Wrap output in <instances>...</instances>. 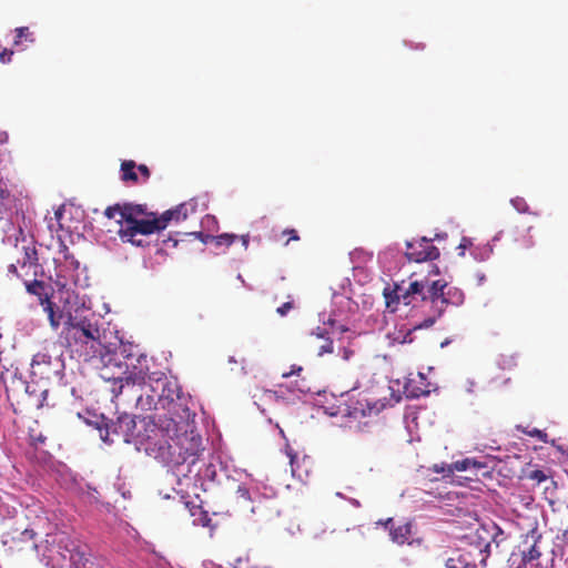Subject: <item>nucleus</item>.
<instances>
[{
    "instance_id": "obj_1",
    "label": "nucleus",
    "mask_w": 568,
    "mask_h": 568,
    "mask_svg": "<svg viewBox=\"0 0 568 568\" xmlns=\"http://www.w3.org/2000/svg\"><path fill=\"white\" fill-rule=\"evenodd\" d=\"M183 412L185 419L182 416L179 420L168 416L159 417L158 427L162 430V436L146 449V455L166 466H180L189 460L193 464L203 450L202 437L187 420L189 408Z\"/></svg>"
},
{
    "instance_id": "obj_2",
    "label": "nucleus",
    "mask_w": 568,
    "mask_h": 568,
    "mask_svg": "<svg viewBox=\"0 0 568 568\" xmlns=\"http://www.w3.org/2000/svg\"><path fill=\"white\" fill-rule=\"evenodd\" d=\"M103 336L104 332L93 314L84 317L69 315L62 331L65 346L85 359L102 355Z\"/></svg>"
},
{
    "instance_id": "obj_3",
    "label": "nucleus",
    "mask_w": 568,
    "mask_h": 568,
    "mask_svg": "<svg viewBox=\"0 0 568 568\" xmlns=\"http://www.w3.org/2000/svg\"><path fill=\"white\" fill-rule=\"evenodd\" d=\"M158 426L159 419L122 414L106 425V433L118 436L124 443L133 444L139 452L146 454L149 446L152 447L162 436V430Z\"/></svg>"
},
{
    "instance_id": "obj_4",
    "label": "nucleus",
    "mask_w": 568,
    "mask_h": 568,
    "mask_svg": "<svg viewBox=\"0 0 568 568\" xmlns=\"http://www.w3.org/2000/svg\"><path fill=\"white\" fill-rule=\"evenodd\" d=\"M446 282L442 280L429 282L428 280L414 281L409 283L407 288H403L396 285L392 294H386L387 305L389 306L393 302H403L405 305H410L418 296L422 301H429L436 310L437 315L424 320L415 328H428L430 327L436 317L440 316L445 310L444 296H445Z\"/></svg>"
},
{
    "instance_id": "obj_5",
    "label": "nucleus",
    "mask_w": 568,
    "mask_h": 568,
    "mask_svg": "<svg viewBox=\"0 0 568 568\" xmlns=\"http://www.w3.org/2000/svg\"><path fill=\"white\" fill-rule=\"evenodd\" d=\"M125 220L118 231V235L124 243L134 246H144L145 243L139 235H151L161 232L158 223V213L148 211L144 204H134L124 210Z\"/></svg>"
},
{
    "instance_id": "obj_6",
    "label": "nucleus",
    "mask_w": 568,
    "mask_h": 568,
    "mask_svg": "<svg viewBox=\"0 0 568 568\" xmlns=\"http://www.w3.org/2000/svg\"><path fill=\"white\" fill-rule=\"evenodd\" d=\"M103 358V363L105 367L115 366L121 371L120 376H104L105 378H113L120 382V390L125 386L142 385L145 379V372L141 368L139 372H129L130 365L133 363H129L121 357L115 356V349L113 352L108 353L105 356L101 355Z\"/></svg>"
},
{
    "instance_id": "obj_7",
    "label": "nucleus",
    "mask_w": 568,
    "mask_h": 568,
    "mask_svg": "<svg viewBox=\"0 0 568 568\" xmlns=\"http://www.w3.org/2000/svg\"><path fill=\"white\" fill-rule=\"evenodd\" d=\"M59 246V256L54 257L55 275L58 277V283L64 287L67 286L69 280L75 282V276L73 273L78 271L80 263L69 251V247L64 244V242L60 241Z\"/></svg>"
},
{
    "instance_id": "obj_8",
    "label": "nucleus",
    "mask_w": 568,
    "mask_h": 568,
    "mask_svg": "<svg viewBox=\"0 0 568 568\" xmlns=\"http://www.w3.org/2000/svg\"><path fill=\"white\" fill-rule=\"evenodd\" d=\"M59 548L63 549L61 556L68 560L74 568H87L90 562L88 547L72 540L68 536H62L59 539Z\"/></svg>"
},
{
    "instance_id": "obj_9",
    "label": "nucleus",
    "mask_w": 568,
    "mask_h": 568,
    "mask_svg": "<svg viewBox=\"0 0 568 568\" xmlns=\"http://www.w3.org/2000/svg\"><path fill=\"white\" fill-rule=\"evenodd\" d=\"M406 257L410 262L434 261L439 257V250L433 244L432 240L422 237L406 243Z\"/></svg>"
},
{
    "instance_id": "obj_10",
    "label": "nucleus",
    "mask_w": 568,
    "mask_h": 568,
    "mask_svg": "<svg viewBox=\"0 0 568 568\" xmlns=\"http://www.w3.org/2000/svg\"><path fill=\"white\" fill-rule=\"evenodd\" d=\"M38 253L34 246L23 247V257L17 261V264H10L8 266L9 272L16 274L20 278H24L29 275H37Z\"/></svg>"
},
{
    "instance_id": "obj_11",
    "label": "nucleus",
    "mask_w": 568,
    "mask_h": 568,
    "mask_svg": "<svg viewBox=\"0 0 568 568\" xmlns=\"http://www.w3.org/2000/svg\"><path fill=\"white\" fill-rule=\"evenodd\" d=\"M385 525L389 529V536L393 542L397 545H404L405 542L412 544L409 541L413 535L412 523L407 521L404 524L395 525L393 519L388 518Z\"/></svg>"
},
{
    "instance_id": "obj_12",
    "label": "nucleus",
    "mask_w": 568,
    "mask_h": 568,
    "mask_svg": "<svg viewBox=\"0 0 568 568\" xmlns=\"http://www.w3.org/2000/svg\"><path fill=\"white\" fill-rule=\"evenodd\" d=\"M541 540V535L537 534L535 530H531L526 535L525 544H529V546L521 550V561L523 564H528L534 560H537L541 556V551L538 547L539 541Z\"/></svg>"
},
{
    "instance_id": "obj_13",
    "label": "nucleus",
    "mask_w": 568,
    "mask_h": 568,
    "mask_svg": "<svg viewBox=\"0 0 568 568\" xmlns=\"http://www.w3.org/2000/svg\"><path fill=\"white\" fill-rule=\"evenodd\" d=\"M52 357L44 352H39L33 355L31 362V373L33 376L40 378H48L52 368Z\"/></svg>"
},
{
    "instance_id": "obj_14",
    "label": "nucleus",
    "mask_w": 568,
    "mask_h": 568,
    "mask_svg": "<svg viewBox=\"0 0 568 568\" xmlns=\"http://www.w3.org/2000/svg\"><path fill=\"white\" fill-rule=\"evenodd\" d=\"M36 535L33 529L26 528L19 532L16 530L13 534H9L8 537L18 550H37Z\"/></svg>"
},
{
    "instance_id": "obj_15",
    "label": "nucleus",
    "mask_w": 568,
    "mask_h": 568,
    "mask_svg": "<svg viewBox=\"0 0 568 568\" xmlns=\"http://www.w3.org/2000/svg\"><path fill=\"white\" fill-rule=\"evenodd\" d=\"M187 217L185 204H180L174 209L168 210L162 214H158V223L160 230L163 231L168 227L169 223L173 220L181 221Z\"/></svg>"
},
{
    "instance_id": "obj_16",
    "label": "nucleus",
    "mask_w": 568,
    "mask_h": 568,
    "mask_svg": "<svg viewBox=\"0 0 568 568\" xmlns=\"http://www.w3.org/2000/svg\"><path fill=\"white\" fill-rule=\"evenodd\" d=\"M532 229V226H527L516 230L514 241L518 250H529L534 247L535 240L531 234Z\"/></svg>"
},
{
    "instance_id": "obj_17",
    "label": "nucleus",
    "mask_w": 568,
    "mask_h": 568,
    "mask_svg": "<svg viewBox=\"0 0 568 568\" xmlns=\"http://www.w3.org/2000/svg\"><path fill=\"white\" fill-rule=\"evenodd\" d=\"M121 181L124 183L138 184L136 163L133 160H124L120 166Z\"/></svg>"
},
{
    "instance_id": "obj_18",
    "label": "nucleus",
    "mask_w": 568,
    "mask_h": 568,
    "mask_svg": "<svg viewBox=\"0 0 568 568\" xmlns=\"http://www.w3.org/2000/svg\"><path fill=\"white\" fill-rule=\"evenodd\" d=\"M471 552H463L457 556L450 557L446 560L447 568H477L474 562H471Z\"/></svg>"
},
{
    "instance_id": "obj_19",
    "label": "nucleus",
    "mask_w": 568,
    "mask_h": 568,
    "mask_svg": "<svg viewBox=\"0 0 568 568\" xmlns=\"http://www.w3.org/2000/svg\"><path fill=\"white\" fill-rule=\"evenodd\" d=\"M131 204L132 203H130V202H125V203H116L114 205H110L104 210L103 214L109 220H112V219H115L116 216H119V219L116 220V223L120 224V226H122V224L125 220L124 210L128 209L129 206H131Z\"/></svg>"
},
{
    "instance_id": "obj_20",
    "label": "nucleus",
    "mask_w": 568,
    "mask_h": 568,
    "mask_svg": "<svg viewBox=\"0 0 568 568\" xmlns=\"http://www.w3.org/2000/svg\"><path fill=\"white\" fill-rule=\"evenodd\" d=\"M465 295L462 290L448 286L446 283L444 305H460L464 302Z\"/></svg>"
},
{
    "instance_id": "obj_21",
    "label": "nucleus",
    "mask_w": 568,
    "mask_h": 568,
    "mask_svg": "<svg viewBox=\"0 0 568 568\" xmlns=\"http://www.w3.org/2000/svg\"><path fill=\"white\" fill-rule=\"evenodd\" d=\"M196 236L200 237L205 243L207 242V240H211L212 242H214V244L216 246H226V247L232 245L235 242V240L237 239V236L235 234H229V233H223V234H220L216 236L206 235L205 240L202 239L203 233H201V232L196 233Z\"/></svg>"
},
{
    "instance_id": "obj_22",
    "label": "nucleus",
    "mask_w": 568,
    "mask_h": 568,
    "mask_svg": "<svg viewBox=\"0 0 568 568\" xmlns=\"http://www.w3.org/2000/svg\"><path fill=\"white\" fill-rule=\"evenodd\" d=\"M26 290L28 293L37 295L39 297L40 304L42 305V301L48 296V293L45 292V284L42 281L33 280L28 281L24 280Z\"/></svg>"
},
{
    "instance_id": "obj_23",
    "label": "nucleus",
    "mask_w": 568,
    "mask_h": 568,
    "mask_svg": "<svg viewBox=\"0 0 568 568\" xmlns=\"http://www.w3.org/2000/svg\"><path fill=\"white\" fill-rule=\"evenodd\" d=\"M42 306L44 312L48 314V318L50 321L51 326L57 329L60 326L62 313H57L54 311V304L50 301L49 297H45L42 301Z\"/></svg>"
},
{
    "instance_id": "obj_24",
    "label": "nucleus",
    "mask_w": 568,
    "mask_h": 568,
    "mask_svg": "<svg viewBox=\"0 0 568 568\" xmlns=\"http://www.w3.org/2000/svg\"><path fill=\"white\" fill-rule=\"evenodd\" d=\"M485 465L480 462H477L475 459H471V458H465V459H462V460H456L455 463L452 464V469L453 470H457V471H465V470H468L470 468H475V469H480V468H484Z\"/></svg>"
},
{
    "instance_id": "obj_25",
    "label": "nucleus",
    "mask_w": 568,
    "mask_h": 568,
    "mask_svg": "<svg viewBox=\"0 0 568 568\" xmlns=\"http://www.w3.org/2000/svg\"><path fill=\"white\" fill-rule=\"evenodd\" d=\"M517 430L521 432L523 434H526L530 437H536L538 438L540 442L542 443H548V435L546 432L544 430H540L538 428H529V427H524L521 425H518L517 426Z\"/></svg>"
},
{
    "instance_id": "obj_26",
    "label": "nucleus",
    "mask_w": 568,
    "mask_h": 568,
    "mask_svg": "<svg viewBox=\"0 0 568 568\" xmlns=\"http://www.w3.org/2000/svg\"><path fill=\"white\" fill-rule=\"evenodd\" d=\"M132 349H133V345L132 344H130V343H128V344L121 343L115 348V356L121 357L124 361H128V362L132 363L133 357H134V355L132 353Z\"/></svg>"
},
{
    "instance_id": "obj_27",
    "label": "nucleus",
    "mask_w": 568,
    "mask_h": 568,
    "mask_svg": "<svg viewBox=\"0 0 568 568\" xmlns=\"http://www.w3.org/2000/svg\"><path fill=\"white\" fill-rule=\"evenodd\" d=\"M405 392H406L408 397H413V398H417V397H420L423 395H427L429 393L427 389L413 386V381H409L405 385Z\"/></svg>"
},
{
    "instance_id": "obj_28",
    "label": "nucleus",
    "mask_w": 568,
    "mask_h": 568,
    "mask_svg": "<svg viewBox=\"0 0 568 568\" xmlns=\"http://www.w3.org/2000/svg\"><path fill=\"white\" fill-rule=\"evenodd\" d=\"M14 31H16V38L13 41L14 45H19L22 39L33 41L32 33L29 31L28 27H20V28H17Z\"/></svg>"
},
{
    "instance_id": "obj_29",
    "label": "nucleus",
    "mask_w": 568,
    "mask_h": 568,
    "mask_svg": "<svg viewBox=\"0 0 568 568\" xmlns=\"http://www.w3.org/2000/svg\"><path fill=\"white\" fill-rule=\"evenodd\" d=\"M235 498L237 501H242L243 504L248 503L251 500L248 489L244 485L237 486Z\"/></svg>"
},
{
    "instance_id": "obj_30",
    "label": "nucleus",
    "mask_w": 568,
    "mask_h": 568,
    "mask_svg": "<svg viewBox=\"0 0 568 568\" xmlns=\"http://www.w3.org/2000/svg\"><path fill=\"white\" fill-rule=\"evenodd\" d=\"M334 351V347H333V341L329 339L328 337H326L324 339V343L322 345L318 346L317 348V355L318 356H323L324 354H331L333 353Z\"/></svg>"
},
{
    "instance_id": "obj_31",
    "label": "nucleus",
    "mask_w": 568,
    "mask_h": 568,
    "mask_svg": "<svg viewBox=\"0 0 568 568\" xmlns=\"http://www.w3.org/2000/svg\"><path fill=\"white\" fill-rule=\"evenodd\" d=\"M287 456H288V458H290V464H291V471H292V475H293V476H298V477H301V473L298 471V466H297V467H295V460H296V458H297V457H296V455H295V454H293V452H292V450H288V452H287Z\"/></svg>"
},
{
    "instance_id": "obj_32",
    "label": "nucleus",
    "mask_w": 568,
    "mask_h": 568,
    "mask_svg": "<svg viewBox=\"0 0 568 568\" xmlns=\"http://www.w3.org/2000/svg\"><path fill=\"white\" fill-rule=\"evenodd\" d=\"M283 235H288V239L285 241L284 245H288L291 241H298L300 236L297 234V231L294 229H286L282 232Z\"/></svg>"
},
{
    "instance_id": "obj_33",
    "label": "nucleus",
    "mask_w": 568,
    "mask_h": 568,
    "mask_svg": "<svg viewBox=\"0 0 568 568\" xmlns=\"http://www.w3.org/2000/svg\"><path fill=\"white\" fill-rule=\"evenodd\" d=\"M529 478L541 483L547 479V476L542 470L536 469L530 473Z\"/></svg>"
},
{
    "instance_id": "obj_34",
    "label": "nucleus",
    "mask_w": 568,
    "mask_h": 568,
    "mask_svg": "<svg viewBox=\"0 0 568 568\" xmlns=\"http://www.w3.org/2000/svg\"><path fill=\"white\" fill-rule=\"evenodd\" d=\"M292 308H293V303L292 302H285L283 305L277 307L276 312L281 316H285Z\"/></svg>"
},
{
    "instance_id": "obj_35",
    "label": "nucleus",
    "mask_w": 568,
    "mask_h": 568,
    "mask_svg": "<svg viewBox=\"0 0 568 568\" xmlns=\"http://www.w3.org/2000/svg\"><path fill=\"white\" fill-rule=\"evenodd\" d=\"M136 171H139L143 178V181H148L150 179V170L145 164L136 165Z\"/></svg>"
},
{
    "instance_id": "obj_36",
    "label": "nucleus",
    "mask_w": 568,
    "mask_h": 568,
    "mask_svg": "<svg viewBox=\"0 0 568 568\" xmlns=\"http://www.w3.org/2000/svg\"><path fill=\"white\" fill-rule=\"evenodd\" d=\"M10 195V192L7 187V185L4 183H2V181L0 180V204H2V202L4 200H7Z\"/></svg>"
},
{
    "instance_id": "obj_37",
    "label": "nucleus",
    "mask_w": 568,
    "mask_h": 568,
    "mask_svg": "<svg viewBox=\"0 0 568 568\" xmlns=\"http://www.w3.org/2000/svg\"><path fill=\"white\" fill-rule=\"evenodd\" d=\"M511 202H513L514 206L520 212H525L528 209V205L526 204V202L523 199H516V200H513Z\"/></svg>"
},
{
    "instance_id": "obj_38",
    "label": "nucleus",
    "mask_w": 568,
    "mask_h": 568,
    "mask_svg": "<svg viewBox=\"0 0 568 568\" xmlns=\"http://www.w3.org/2000/svg\"><path fill=\"white\" fill-rule=\"evenodd\" d=\"M302 369H303L302 366L293 365L290 372H284L282 374V377L288 378L292 375L300 374V372H302Z\"/></svg>"
},
{
    "instance_id": "obj_39",
    "label": "nucleus",
    "mask_w": 568,
    "mask_h": 568,
    "mask_svg": "<svg viewBox=\"0 0 568 568\" xmlns=\"http://www.w3.org/2000/svg\"><path fill=\"white\" fill-rule=\"evenodd\" d=\"M31 443L34 445L36 448L39 447V445L43 444L45 442V437H43L41 434L38 436L31 435Z\"/></svg>"
},
{
    "instance_id": "obj_40",
    "label": "nucleus",
    "mask_w": 568,
    "mask_h": 568,
    "mask_svg": "<svg viewBox=\"0 0 568 568\" xmlns=\"http://www.w3.org/2000/svg\"><path fill=\"white\" fill-rule=\"evenodd\" d=\"M357 404L361 406L359 408L358 407H355L354 408V412L352 414H354V416H357V413L359 412L362 416H365L367 413H366V409L364 408V404L362 402H357Z\"/></svg>"
},
{
    "instance_id": "obj_41",
    "label": "nucleus",
    "mask_w": 568,
    "mask_h": 568,
    "mask_svg": "<svg viewBox=\"0 0 568 568\" xmlns=\"http://www.w3.org/2000/svg\"><path fill=\"white\" fill-rule=\"evenodd\" d=\"M489 547H490V545H489V544H486V545H485L484 550H480V554L485 552V555H484V556L481 557V559H480V562H481L484 566L486 565V559H487V557L489 556Z\"/></svg>"
},
{
    "instance_id": "obj_42",
    "label": "nucleus",
    "mask_w": 568,
    "mask_h": 568,
    "mask_svg": "<svg viewBox=\"0 0 568 568\" xmlns=\"http://www.w3.org/2000/svg\"><path fill=\"white\" fill-rule=\"evenodd\" d=\"M365 406L367 407L368 414H371L372 412H375V413H378V412H379V407H377V404H376V403H375L374 405H371V404L366 400Z\"/></svg>"
},
{
    "instance_id": "obj_43",
    "label": "nucleus",
    "mask_w": 568,
    "mask_h": 568,
    "mask_svg": "<svg viewBox=\"0 0 568 568\" xmlns=\"http://www.w3.org/2000/svg\"><path fill=\"white\" fill-rule=\"evenodd\" d=\"M8 141V134L7 132L0 130V144H4Z\"/></svg>"
},
{
    "instance_id": "obj_44",
    "label": "nucleus",
    "mask_w": 568,
    "mask_h": 568,
    "mask_svg": "<svg viewBox=\"0 0 568 568\" xmlns=\"http://www.w3.org/2000/svg\"><path fill=\"white\" fill-rule=\"evenodd\" d=\"M241 240H242V243H243L244 247H247V245H248V235H242Z\"/></svg>"
},
{
    "instance_id": "obj_45",
    "label": "nucleus",
    "mask_w": 568,
    "mask_h": 568,
    "mask_svg": "<svg viewBox=\"0 0 568 568\" xmlns=\"http://www.w3.org/2000/svg\"><path fill=\"white\" fill-rule=\"evenodd\" d=\"M352 355H353V351L344 349V355H343V357H344L345 359H348Z\"/></svg>"
},
{
    "instance_id": "obj_46",
    "label": "nucleus",
    "mask_w": 568,
    "mask_h": 568,
    "mask_svg": "<svg viewBox=\"0 0 568 568\" xmlns=\"http://www.w3.org/2000/svg\"><path fill=\"white\" fill-rule=\"evenodd\" d=\"M264 394H265L267 397H270V398H271V397H273V396H275V395H276V392L267 389V390H265V392H264Z\"/></svg>"
},
{
    "instance_id": "obj_47",
    "label": "nucleus",
    "mask_w": 568,
    "mask_h": 568,
    "mask_svg": "<svg viewBox=\"0 0 568 568\" xmlns=\"http://www.w3.org/2000/svg\"><path fill=\"white\" fill-rule=\"evenodd\" d=\"M54 215H55V217H57L58 220H60V219H61V216H62V209L57 210V211H55V213H54Z\"/></svg>"
},
{
    "instance_id": "obj_48",
    "label": "nucleus",
    "mask_w": 568,
    "mask_h": 568,
    "mask_svg": "<svg viewBox=\"0 0 568 568\" xmlns=\"http://www.w3.org/2000/svg\"><path fill=\"white\" fill-rule=\"evenodd\" d=\"M467 243H468L467 239H463V241H462V243H460V245H459V246H460L462 248H466V247H467Z\"/></svg>"
},
{
    "instance_id": "obj_49",
    "label": "nucleus",
    "mask_w": 568,
    "mask_h": 568,
    "mask_svg": "<svg viewBox=\"0 0 568 568\" xmlns=\"http://www.w3.org/2000/svg\"><path fill=\"white\" fill-rule=\"evenodd\" d=\"M316 338H317V339L323 338V335H322V334H317V335H316Z\"/></svg>"
},
{
    "instance_id": "obj_50",
    "label": "nucleus",
    "mask_w": 568,
    "mask_h": 568,
    "mask_svg": "<svg viewBox=\"0 0 568 568\" xmlns=\"http://www.w3.org/2000/svg\"><path fill=\"white\" fill-rule=\"evenodd\" d=\"M141 358L145 359V357L143 355H140L138 358V362H140Z\"/></svg>"
},
{
    "instance_id": "obj_51",
    "label": "nucleus",
    "mask_w": 568,
    "mask_h": 568,
    "mask_svg": "<svg viewBox=\"0 0 568 568\" xmlns=\"http://www.w3.org/2000/svg\"><path fill=\"white\" fill-rule=\"evenodd\" d=\"M175 407H176V404H172V408L173 410H175Z\"/></svg>"
}]
</instances>
